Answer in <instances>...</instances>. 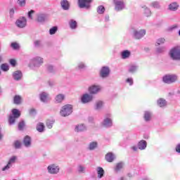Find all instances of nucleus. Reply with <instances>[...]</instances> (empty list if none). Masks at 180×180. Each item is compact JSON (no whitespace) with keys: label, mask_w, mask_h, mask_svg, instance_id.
Returning a JSON list of instances; mask_svg holds the SVG:
<instances>
[{"label":"nucleus","mask_w":180,"mask_h":180,"mask_svg":"<svg viewBox=\"0 0 180 180\" xmlns=\"http://www.w3.org/2000/svg\"><path fill=\"white\" fill-rule=\"evenodd\" d=\"M158 105L160 108H164V106H167V101L162 98H160L158 101Z\"/></svg>","instance_id":"28"},{"label":"nucleus","mask_w":180,"mask_h":180,"mask_svg":"<svg viewBox=\"0 0 180 180\" xmlns=\"http://www.w3.org/2000/svg\"><path fill=\"white\" fill-rule=\"evenodd\" d=\"M123 167H124V163H123L122 162L117 163L116 167H115L116 172H119V171H120V169H122V168H123Z\"/></svg>","instance_id":"32"},{"label":"nucleus","mask_w":180,"mask_h":180,"mask_svg":"<svg viewBox=\"0 0 180 180\" xmlns=\"http://www.w3.org/2000/svg\"><path fill=\"white\" fill-rule=\"evenodd\" d=\"M18 5L20 6H25L26 5V0H18Z\"/></svg>","instance_id":"48"},{"label":"nucleus","mask_w":180,"mask_h":180,"mask_svg":"<svg viewBox=\"0 0 180 180\" xmlns=\"http://www.w3.org/2000/svg\"><path fill=\"white\" fill-rule=\"evenodd\" d=\"M69 25H70V27L72 28V29H76L77 28V21L74 20H71L70 22H69Z\"/></svg>","instance_id":"38"},{"label":"nucleus","mask_w":180,"mask_h":180,"mask_svg":"<svg viewBox=\"0 0 180 180\" xmlns=\"http://www.w3.org/2000/svg\"><path fill=\"white\" fill-rule=\"evenodd\" d=\"M178 79L176 75H167L163 77L162 80L165 84H172Z\"/></svg>","instance_id":"3"},{"label":"nucleus","mask_w":180,"mask_h":180,"mask_svg":"<svg viewBox=\"0 0 180 180\" xmlns=\"http://www.w3.org/2000/svg\"><path fill=\"white\" fill-rule=\"evenodd\" d=\"M77 172L79 174H85L86 172V168L85 166L79 165L77 166Z\"/></svg>","instance_id":"26"},{"label":"nucleus","mask_w":180,"mask_h":180,"mask_svg":"<svg viewBox=\"0 0 180 180\" xmlns=\"http://www.w3.org/2000/svg\"><path fill=\"white\" fill-rule=\"evenodd\" d=\"M22 75L20 70H17L13 73V79H15V81H19L22 79Z\"/></svg>","instance_id":"15"},{"label":"nucleus","mask_w":180,"mask_h":180,"mask_svg":"<svg viewBox=\"0 0 180 180\" xmlns=\"http://www.w3.org/2000/svg\"><path fill=\"white\" fill-rule=\"evenodd\" d=\"M15 25L17 27H20V29H23V27H26V25H27V20L25 17L20 18L16 20Z\"/></svg>","instance_id":"4"},{"label":"nucleus","mask_w":180,"mask_h":180,"mask_svg":"<svg viewBox=\"0 0 180 180\" xmlns=\"http://www.w3.org/2000/svg\"><path fill=\"white\" fill-rule=\"evenodd\" d=\"M2 137H4V135H2V134L0 132V140L2 139Z\"/></svg>","instance_id":"63"},{"label":"nucleus","mask_w":180,"mask_h":180,"mask_svg":"<svg viewBox=\"0 0 180 180\" xmlns=\"http://www.w3.org/2000/svg\"><path fill=\"white\" fill-rule=\"evenodd\" d=\"M178 8H179V4L176 2L172 3L169 5L168 9L169 11H173L175 12V11H178Z\"/></svg>","instance_id":"16"},{"label":"nucleus","mask_w":180,"mask_h":180,"mask_svg":"<svg viewBox=\"0 0 180 180\" xmlns=\"http://www.w3.org/2000/svg\"><path fill=\"white\" fill-rule=\"evenodd\" d=\"M48 172H49V174H58V172H60V167H58V165L56 164L50 165L48 167Z\"/></svg>","instance_id":"5"},{"label":"nucleus","mask_w":180,"mask_h":180,"mask_svg":"<svg viewBox=\"0 0 180 180\" xmlns=\"http://www.w3.org/2000/svg\"><path fill=\"white\" fill-rule=\"evenodd\" d=\"M60 5H61L63 9H64V11H68V9L70 8V4L68 3V1L67 0H63L60 2Z\"/></svg>","instance_id":"22"},{"label":"nucleus","mask_w":180,"mask_h":180,"mask_svg":"<svg viewBox=\"0 0 180 180\" xmlns=\"http://www.w3.org/2000/svg\"><path fill=\"white\" fill-rule=\"evenodd\" d=\"M54 124L53 120H47L46 121V126L48 129H51L53 127V124Z\"/></svg>","instance_id":"43"},{"label":"nucleus","mask_w":180,"mask_h":180,"mask_svg":"<svg viewBox=\"0 0 180 180\" xmlns=\"http://www.w3.org/2000/svg\"><path fill=\"white\" fill-rule=\"evenodd\" d=\"M132 150H134V151H137V147L133 146Z\"/></svg>","instance_id":"62"},{"label":"nucleus","mask_w":180,"mask_h":180,"mask_svg":"<svg viewBox=\"0 0 180 180\" xmlns=\"http://www.w3.org/2000/svg\"><path fill=\"white\" fill-rule=\"evenodd\" d=\"M56 32H57V27H53L49 30L50 34H56Z\"/></svg>","instance_id":"47"},{"label":"nucleus","mask_w":180,"mask_h":180,"mask_svg":"<svg viewBox=\"0 0 180 180\" xmlns=\"http://www.w3.org/2000/svg\"><path fill=\"white\" fill-rule=\"evenodd\" d=\"M37 131H39V133H42V131H44V124L41 122L37 124Z\"/></svg>","instance_id":"27"},{"label":"nucleus","mask_w":180,"mask_h":180,"mask_svg":"<svg viewBox=\"0 0 180 180\" xmlns=\"http://www.w3.org/2000/svg\"><path fill=\"white\" fill-rule=\"evenodd\" d=\"M14 146H15V148H20V146H21L20 141H16L14 143Z\"/></svg>","instance_id":"49"},{"label":"nucleus","mask_w":180,"mask_h":180,"mask_svg":"<svg viewBox=\"0 0 180 180\" xmlns=\"http://www.w3.org/2000/svg\"><path fill=\"white\" fill-rule=\"evenodd\" d=\"M169 56L172 60H180V46L173 48L169 52Z\"/></svg>","instance_id":"2"},{"label":"nucleus","mask_w":180,"mask_h":180,"mask_svg":"<svg viewBox=\"0 0 180 180\" xmlns=\"http://www.w3.org/2000/svg\"><path fill=\"white\" fill-rule=\"evenodd\" d=\"M48 84H49V86H53V85H54V82L49 81V82H48Z\"/></svg>","instance_id":"59"},{"label":"nucleus","mask_w":180,"mask_h":180,"mask_svg":"<svg viewBox=\"0 0 180 180\" xmlns=\"http://www.w3.org/2000/svg\"><path fill=\"white\" fill-rule=\"evenodd\" d=\"M48 19H49V15H47V14L39 13L37 15V20L39 23H44V22H46V20H47Z\"/></svg>","instance_id":"11"},{"label":"nucleus","mask_w":180,"mask_h":180,"mask_svg":"<svg viewBox=\"0 0 180 180\" xmlns=\"http://www.w3.org/2000/svg\"><path fill=\"white\" fill-rule=\"evenodd\" d=\"M165 43V39L164 38H160L156 41V46H160L161 44H164Z\"/></svg>","instance_id":"41"},{"label":"nucleus","mask_w":180,"mask_h":180,"mask_svg":"<svg viewBox=\"0 0 180 180\" xmlns=\"http://www.w3.org/2000/svg\"><path fill=\"white\" fill-rule=\"evenodd\" d=\"M23 143L25 147H30V144H32V140L30 139V136H26L24 138Z\"/></svg>","instance_id":"21"},{"label":"nucleus","mask_w":180,"mask_h":180,"mask_svg":"<svg viewBox=\"0 0 180 180\" xmlns=\"http://www.w3.org/2000/svg\"><path fill=\"white\" fill-rule=\"evenodd\" d=\"M130 57V51H124L122 53V58L124 60L126 58H129Z\"/></svg>","instance_id":"30"},{"label":"nucleus","mask_w":180,"mask_h":180,"mask_svg":"<svg viewBox=\"0 0 180 180\" xmlns=\"http://www.w3.org/2000/svg\"><path fill=\"white\" fill-rule=\"evenodd\" d=\"M98 147V143L97 142H91L90 143L89 146V150H95Z\"/></svg>","instance_id":"35"},{"label":"nucleus","mask_w":180,"mask_h":180,"mask_svg":"<svg viewBox=\"0 0 180 180\" xmlns=\"http://www.w3.org/2000/svg\"><path fill=\"white\" fill-rule=\"evenodd\" d=\"M33 13H34V10H31L30 11L28 12V18L29 19H33Z\"/></svg>","instance_id":"50"},{"label":"nucleus","mask_w":180,"mask_h":180,"mask_svg":"<svg viewBox=\"0 0 180 180\" xmlns=\"http://www.w3.org/2000/svg\"><path fill=\"white\" fill-rule=\"evenodd\" d=\"M138 147L139 150H145L146 147H147V142L144 140L141 141L138 144Z\"/></svg>","instance_id":"25"},{"label":"nucleus","mask_w":180,"mask_h":180,"mask_svg":"<svg viewBox=\"0 0 180 180\" xmlns=\"http://www.w3.org/2000/svg\"><path fill=\"white\" fill-rule=\"evenodd\" d=\"M39 96H40V99H41V102H49L51 99V98H50V96L49 95V94H47L46 92L41 93Z\"/></svg>","instance_id":"13"},{"label":"nucleus","mask_w":180,"mask_h":180,"mask_svg":"<svg viewBox=\"0 0 180 180\" xmlns=\"http://www.w3.org/2000/svg\"><path fill=\"white\" fill-rule=\"evenodd\" d=\"M1 68L3 71H9V65L6 63L2 64Z\"/></svg>","instance_id":"42"},{"label":"nucleus","mask_w":180,"mask_h":180,"mask_svg":"<svg viewBox=\"0 0 180 180\" xmlns=\"http://www.w3.org/2000/svg\"><path fill=\"white\" fill-rule=\"evenodd\" d=\"M25 127V122L21 121L18 124V130H23V128Z\"/></svg>","instance_id":"45"},{"label":"nucleus","mask_w":180,"mask_h":180,"mask_svg":"<svg viewBox=\"0 0 180 180\" xmlns=\"http://www.w3.org/2000/svg\"><path fill=\"white\" fill-rule=\"evenodd\" d=\"M65 98V96H64V94H58L55 98L56 103H61V102L64 101Z\"/></svg>","instance_id":"20"},{"label":"nucleus","mask_w":180,"mask_h":180,"mask_svg":"<svg viewBox=\"0 0 180 180\" xmlns=\"http://www.w3.org/2000/svg\"><path fill=\"white\" fill-rule=\"evenodd\" d=\"M105 160L108 162H112L113 160H115V155L112 153H109L105 155Z\"/></svg>","instance_id":"23"},{"label":"nucleus","mask_w":180,"mask_h":180,"mask_svg":"<svg viewBox=\"0 0 180 180\" xmlns=\"http://www.w3.org/2000/svg\"><path fill=\"white\" fill-rule=\"evenodd\" d=\"M169 95L171 96L174 95V93H169Z\"/></svg>","instance_id":"64"},{"label":"nucleus","mask_w":180,"mask_h":180,"mask_svg":"<svg viewBox=\"0 0 180 180\" xmlns=\"http://www.w3.org/2000/svg\"><path fill=\"white\" fill-rule=\"evenodd\" d=\"M13 101L15 105H20V102H22V97L20 96H15Z\"/></svg>","instance_id":"31"},{"label":"nucleus","mask_w":180,"mask_h":180,"mask_svg":"<svg viewBox=\"0 0 180 180\" xmlns=\"http://www.w3.org/2000/svg\"><path fill=\"white\" fill-rule=\"evenodd\" d=\"M97 12L100 15H102V13H103L105 12V7L103 6H98V8H97Z\"/></svg>","instance_id":"40"},{"label":"nucleus","mask_w":180,"mask_h":180,"mask_svg":"<svg viewBox=\"0 0 180 180\" xmlns=\"http://www.w3.org/2000/svg\"><path fill=\"white\" fill-rule=\"evenodd\" d=\"M90 94H98V91H101V87L99 86H92L89 89Z\"/></svg>","instance_id":"19"},{"label":"nucleus","mask_w":180,"mask_h":180,"mask_svg":"<svg viewBox=\"0 0 180 180\" xmlns=\"http://www.w3.org/2000/svg\"><path fill=\"white\" fill-rule=\"evenodd\" d=\"M60 113L63 117L70 116V115L72 113V105H64L63 107H62Z\"/></svg>","instance_id":"1"},{"label":"nucleus","mask_w":180,"mask_h":180,"mask_svg":"<svg viewBox=\"0 0 180 180\" xmlns=\"http://www.w3.org/2000/svg\"><path fill=\"white\" fill-rule=\"evenodd\" d=\"M85 64L82 63H79L78 65V68L79 70H84V68H85Z\"/></svg>","instance_id":"54"},{"label":"nucleus","mask_w":180,"mask_h":180,"mask_svg":"<svg viewBox=\"0 0 180 180\" xmlns=\"http://www.w3.org/2000/svg\"><path fill=\"white\" fill-rule=\"evenodd\" d=\"M32 64H33L34 67L39 68L43 64V58L37 56L32 60Z\"/></svg>","instance_id":"8"},{"label":"nucleus","mask_w":180,"mask_h":180,"mask_svg":"<svg viewBox=\"0 0 180 180\" xmlns=\"http://www.w3.org/2000/svg\"><path fill=\"white\" fill-rule=\"evenodd\" d=\"M15 13V10H13V8H11L10 10V15H13Z\"/></svg>","instance_id":"60"},{"label":"nucleus","mask_w":180,"mask_h":180,"mask_svg":"<svg viewBox=\"0 0 180 180\" xmlns=\"http://www.w3.org/2000/svg\"><path fill=\"white\" fill-rule=\"evenodd\" d=\"M53 70H54V68H53L52 65L48 66V71H49V72H53Z\"/></svg>","instance_id":"57"},{"label":"nucleus","mask_w":180,"mask_h":180,"mask_svg":"<svg viewBox=\"0 0 180 180\" xmlns=\"http://www.w3.org/2000/svg\"><path fill=\"white\" fill-rule=\"evenodd\" d=\"M136 70H137V66L134 65H129V72H134V71H136Z\"/></svg>","instance_id":"44"},{"label":"nucleus","mask_w":180,"mask_h":180,"mask_svg":"<svg viewBox=\"0 0 180 180\" xmlns=\"http://www.w3.org/2000/svg\"><path fill=\"white\" fill-rule=\"evenodd\" d=\"M98 178L101 179V178H103V175H105V170H103V168L101 167H98L96 168Z\"/></svg>","instance_id":"18"},{"label":"nucleus","mask_w":180,"mask_h":180,"mask_svg":"<svg viewBox=\"0 0 180 180\" xmlns=\"http://www.w3.org/2000/svg\"><path fill=\"white\" fill-rule=\"evenodd\" d=\"M150 6H152V8H155V9H160V8H161V6L160 5V3H158V1L152 2Z\"/></svg>","instance_id":"37"},{"label":"nucleus","mask_w":180,"mask_h":180,"mask_svg":"<svg viewBox=\"0 0 180 180\" xmlns=\"http://www.w3.org/2000/svg\"><path fill=\"white\" fill-rule=\"evenodd\" d=\"M127 82H129V85H133V79L131 78H128L127 79Z\"/></svg>","instance_id":"55"},{"label":"nucleus","mask_w":180,"mask_h":180,"mask_svg":"<svg viewBox=\"0 0 180 180\" xmlns=\"http://www.w3.org/2000/svg\"><path fill=\"white\" fill-rule=\"evenodd\" d=\"M91 2H92V0H79V7L86 8V9H89V8L91 6Z\"/></svg>","instance_id":"6"},{"label":"nucleus","mask_w":180,"mask_h":180,"mask_svg":"<svg viewBox=\"0 0 180 180\" xmlns=\"http://www.w3.org/2000/svg\"><path fill=\"white\" fill-rule=\"evenodd\" d=\"M109 72H110L109 68L103 67L101 70L100 75L102 77V78H106V77L109 75Z\"/></svg>","instance_id":"12"},{"label":"nucleus","mask_w":180,"mask_h":180,"mask_svg":"<svg viewBox=\"0 0 180 180\" xmlns=\"http://www.w3.org/2000/svg\"><path fill=\"white\" fill-rule=\"evenodd\" d=\"M16 117H13V115H10L8 118L9 124H13L15 123V120H16Z\"/></svg>","instance_id":"39"},{"label":"nucleus","mask_w":180,"mask_h":180,"mask_svg":"<svg viewBox=\"0 0 180 180\" xmlns=\"http://www.w3.org/2000/svg\"><path fill=\"white\" fill-rule=\"evenodd\" d=\"M116 11H122L124 9V2L122 0H114Z\"/></svg>","instance_id":"9"},{"label":"nucleus","mask_w":180,"mask_h":180,"mask_svg":"<svg viewBox=\"0 0 180 180\" xmlns=\"http://www.w3.org/2000/svg\"><path fill=\"white\" fill-rule=\"evenodd\" d=\"M13 116L14 117H16L17 119L18 117H20V112H19V110L18 109H13L12 110Z\"/></svg>","instance_id":"29"},{"label":"nucleus","mask_w":180,"mask_h":180,"mask_svg":"<svg viewBox=\"0 0 180 180\" xmlns=\"http://www.w3.org/2000/svg\"><path fill=\"white\" fill-rule=\"evenodd\" d=\"M16 160H18V157L12 156L9 159L7 165L5 166L4 167H3L2 171H6V170L9 169L12 167V165H13V164H15V162H16Z\"/></svg>","instance_id":"7"},{"label":"nucleus","mask_w":180,"mask_h":180,"mask_svg":"<svg viewBox=\"0 0 180 180\" xmlns=\"http://www.w3.org/2000/svg\"><path fill=\"white\" fill-rule=\"evenodd\" d=\"M102 106H103V101H97L96 103V110H99L102 109Z\"/></svg>","instance_id":"34"},{"label":"nucleus","mask_w":180,"mask_h":180,"mask_svg":"<svg viewBox=\"0 0 180 180\" xmlns=\"http://www.w3.org/2000/svg\"><path fill=\"white\" fill-rule=\"evenodd\" d=\"M85 130H86V127H85L84 124H78L75 128V131L77 133H79V131H85Z\"/></svg>","instance_id":"17"},{"label":"nucleus","mask_w":180,"mask_h":180,"mask_svg":"<svg viewBox=\"0 0 180 180\" xmlns=\"http://www.w3.org/2000/svg\"><path fill=\"white\" fill-rule=\"evenodd\" d=\"M9 63L12 67H15V65H16V60L15 59H10Z\"/></svg>","instance_id":"51"},{"label":"nucleus","mask_w":180,"mask_h":180,"mask_svg":"<svg viewBox=\"0 0 180 180\" xmlns=\"http://www.w3.org/2000/svg\"><path fill=\"white\" fill-rule=\"evenodd\" d=\"M103 124L105 127H110L112 126V120L110 118H105L103 122Z\"/></svg>","instance_id":"24"},{"label":"nucleus","mask_w":180,"mask_h":180,"mask_svg":"<svg viewBox=\"0 0 180 180\" xmlns=\"http://www.w3.org/2000/svg\"><path fill=\"white\" fill-rule=\"evenodd\" d=\"M178 25H175L172 27V29H177Z\"/></svg>","instance_id":"61"},{"label":"nucleus","mask_w":180,"mask_h":180,"mask_svg":"<svg viewBox=\"0 0 180 180\" xmlns=\"http://www.w3.org/2000/svg\"><path fill=\"white\" fill-rule=\"evenodd\" d=\"M34 44L36 47H40L41 46V42L40 41H35L34 42Z\"/></svg>","instance_id":"52"},{"label":"nucleus","mask_w":180,"mask_h":180,"mask_svg":"<svg viewBox=\"0 0 180 180\" xmlns=\"http://www.w3.org/2000/svg\"><path fill=\"white\" fill-rule=\"evenodd\" d=\"M93 98L94 97H92L91 95L86 94L82 96V103H88L91 102V101H92Z\"/></svg>","instance_id":"14"},{"label":"nucleus","mask_w":180,"mask_h":180,"mask_svg":"<svg viewBox=\"0 0 180 180\" xmlns=\"http://www.w3.org/2000/svg\"><path fill=\"white\" fill-rule=\"evenodd\" d=\"M164 51H165V47L157 49V53H164Z\"/></svg>","instance_id":"53"},{"label":"nucleus","mask_w":180,"mask_h":180,"mask_svg":"<svg viewBox=\"0 0 180 180\" xmlns=\"http://www.w3.org/2000/svg\"><path fill=\"white\" fill-rule=\"evenodd\" d=\"M30 115H36V110L35 109H31L30 110Z\"/></svg>","instance_id":"56"},{"label":"nucleus","mask_w":180,"mask_h":180,"mask_svg":"<svg viewBox=\"0 0 180 180\" xmlns=\"http://www.w3.org/2000/svg\"><path fill=\"white\" fill-rule=\"evenodd\" d=\"M176 151L177 153H180V143L176 146Z\"/></svg>","instance_id":"58"},{"label":"nucleus","mask_w":180,"mask_h":180,"mask_svg":"<svg viewBox=\"0 0 180 180\" xmlns=\"http://www.w3.org/2000/svg\"><path fill=\"white\" fill-rule=\"evenodd\" d=\"M144 36H146V30H141L140 31H134V37H135V39H141V37H144Z\"/></svg>","instance_id":"10"},{"label":"nucleus","mask_w":180,"mask_h":180,"mask_svg":"<svg viewBox=\"0 0 180 180\" xmlns=\"http://www.w3.org/2000/svg\"><path fill=\"white\" fill-rule=\"evenodd\" d=\"M144 119L146 122H148L151 119V112L148 111L145 112Z\"/></svg>","instance_id":"36"},{"label":"nucleus","mask_w":180,"mask_h":180,"mask_svg":"<svg viewBox=\"0 0 180 180\" xmlns=\"http://www.w3.org/2000/svg\"><path fill=\"white\" fill-rule=\"evenodd\" d=\"M11 46L14 50H18V49H19V44L16 42L11 43Z\"/></svg>","instance_id":"46"},{"label":"nucleus","mask_w":180,"mask_h":180,"mask_svg":"<svg viewBox=\"0 0 180 180\" xmlns=\"http://www.w3.org/2000/svg\"><path fill=\"white\" fill-rule=\"evenodd\" d=\"M142 8H144L145 16H147V18H148L149 16H151V11H150L148 8H147L146 6H143Z\"/></svg>","instance_id":"33"}]
</instances>
